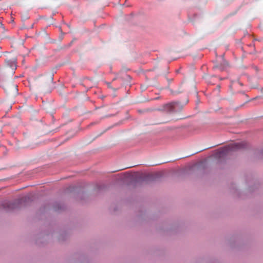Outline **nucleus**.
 Wrapping results in <instances>:
<instances>
[{"instance_id":"f257e3e1","label":"nucleus","mask_w":263,"mask_h":263,"mask_svg":"<svg viewBox=\"0 0 263 263\" xmlns=\"http://www.w3.org/2000/svg\"><path fill=\"white\" fill-rule=\"evenodd\" d=\"M5 66L7 68L11 69V73H14V70L16 69V58L15 56L9 57L5 60Z\"/></svg>"},{"instance_id":"f03ea898","label":"nucleus","mask_w":263,"mask_h":263,"mask_svg":"<svg viewBox=\"0 0 263 263\" xmlns=\"http://www.w3.org/2000/svg\"><path fill=\"white\" fill-rule=\"evenodd\" d=\"M246 143L244 142L232 143L226 147L227 151H235L240 148H245Z\"/></svg>"},{"instance_id":"7ed1b4c3","label":"nucleus","mask_w":263,"mask_h":263,"mask_svg":"<svg viewBox=\"0 0 263 263\" xmlns=\"http://www.w3.org/2000/svg\"><path fill=\"white\" fill-rule=\"evenodd\" d=\"M175 104L174 103H171L165 105V109L168 110L170 111H171L173 110V108L174 107Z\"/></svg>"},{"instance_id":"20e7f679","label":"nucleus","mask_w":263,"mask_h":263,"mask_svg":"<svg viewBox=\"0 0 263 263\" xmlns=\"http://www.w3.org/2000/svg\"><path fill=\"white\" fill-rule=\"evenodd\" d=\"M53 76H51V78H50V81H51V82H53Z\"/></svg>"}]
</instances>
